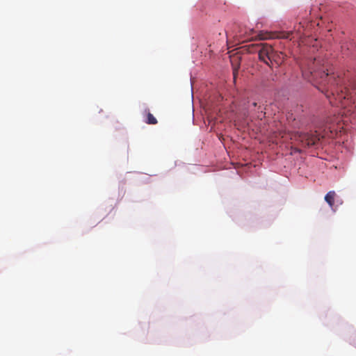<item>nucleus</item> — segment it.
Masks as SVG:
<instances>
[{
    "label": "nucleus",
    "instance_id": "1",
    "mask_svg": "<svg viewBox=\"0 0 356 356\" xmlns=\"http://www.w3.org/2000/svg\"><path fill=\"white\" fill-rule=\"evenodd\" d=\"M303 65L302 75L309 81H316L319 85L318 88L325 94L330 104L346 108L352 102L348 89L342 86L343 79L329 73L327 61L315 58L307 60Z\"/></svg>",
    "mask_w": 356,
    "mask_h": 356
},
{
    "label": "nucleus",
    "instance_id": "2",
    "mask_svg": "<svg viewBox=\"0 0 356 356\" xmlns=\"http://www.w3.org/2000/svg\"><path fill=\"white\" fill-rule=\"evenodd\" d=\"M291 138L305 147L315 145L320 140L319 135L302 132L294 133Z\"/></svg>",
    "mask_w": 356,
    "mask_h": 356
},
{
    "label": "nucleus",
    "instance_id": "3",
    "mask_svg": "<svg viewBox=\"0 0 356 356\" xmlns=\"http://www.w3.org/2000/svg\"><path fill=\"white\" fill-rule=\"evenodd\" d=\"M261 45V48L259 50V58L260 60L270 66V60L273 47L267 43H262Z\"/></svg>",
    "mask_w": 356,
    "mask_h": 356
},
{
    "label": "nucleus",
    "instance_id": "4",
    "mask_svg": "<svg viewBox=\"0 0 356 356\" xmlns=\"http://www.w3.org/2000/svg\"><path fill=\"white\" fill-rule=\"evenodd\" d=\"M284 58H285V56L282 52L275 51L273 48H272V54L270 56V67H272L273 63L276 64L277 66L280 65L282 63V62L284 61Z\"/></svg>",
    "mask_w": 356,
    "mask_h": 356
},
{
    "label": "nucleus",
    "instance_id": "5",
    "mask_svg": "<svg viewBox=\"0 0 356 356\" xmlns=\"http://www.w3.org/2000/svg\"><path fill=\"white\" fill-rule=\"evenodd\" d=\"M335 196L336 193L333 191L328 192L325 196V200L331 208L334 206Z\"/></svg>",
    "mask_w": 356,
    "mask_h": 356
},
{
    "label": "nucleus",
    "instance_id": "6",
    "mask_svg": "<svg viewBox=\"0 0 356 356\" xmlns=\"http://www.w3.org/2000/svg\"><path fill=\"white\" fill-rule=\"evenodd\" d=\"M145 122L148 124H156L158 122L156 118L151 113L148 112Z\"/></svg>",
    "mask_w": 356,
    "mask_h": 356
},
{
    "label": "nucleus",
    "instance_id": "7",
    "mask_svg": "<svg viewBox=\"0 0 356 356\" xmlns=\"http://www.w3.org/2000/svg\"><path fill=\"white\" fill-rule=\"evenodd\" d=\"M293 31L282 32L277 34L275 37L279 38L288 39L289 38L290 35L293 34Z\"/></svg>",
    "mask_w": 356,
    "mask_h": 356
},
{
    "label": "nucleus",
    "instance_id": "8",
    "mask_svg": "<svg viewBox=\"0 0 356 356\" xmlns=\"http://www.w3.org/2000/svg\"><path fill=\"white\" fill-rule=\"evenodd\" d=\"M268 35L261 37V40H266L270 38H273V36L270 35L269 33L267 34Z\"/></svg>",
    "mask_w": 356,
    "mask_h": 356
},
{
    "label": "nucleus",
    "instance_id": "9",
    "mask_svg": "<svg viewBox=\"0 0 356 356\" xmlns=\"http://www.w3.org/2000/svg\"><path fill=\"white\" fill-rule=\"evenodd\" d=\"M300 26H301V22H300V24H299V28L295 31L297 33H300Z\"/></svg>",
    "mask_w": 356,
    "mask_h": 356
},
{
    "label": "nucleus",
    "instance_id": "10",
    "mask_svg": "<svg viewBox=\"0 0 356 356\" xmlns=\"http://www.w3.org/2000/svg\"><path fill=\"white\" fill-rule=\"evenodd\" d=\"M252 105H253L254 106H257V103H256V102H254V103L252 104Z\"/></svg>",
    "mask_w": 356,
    "mask_h": 356
}]
</instances>
